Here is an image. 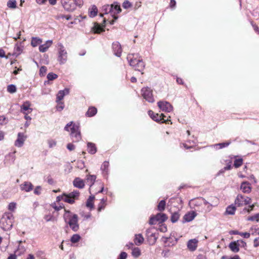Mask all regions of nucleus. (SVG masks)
Instances as JSON below:
<instances>
[{
    "instance_id": "obj_1",
    "label": "nucleus",
    "mask_w": 259,
    "mask_h": 259,
    "mask_svg": "<svg viewBox=\"0 0 259 259\" xmlns=\"http://www.w3.org/2000/svg\"><path fill=\"white\" fill-rule=\"evenodd\" d=\"M69 128L70 130V136L72 139L73 142H77L81 140V135L78 125L73 123V121H70L64 127V130L66 131H69Z\"/></svg>"
},
{
    "instance_id": "obj_2",
    "label": "nucleus",
    "mask_w": 259,
    "mask_h": 259,
    "mask_svg": "<svg viewBox=\"0 0 259 259\" xmlns=\"http://www.w3.org/2000/svg\"><path fill=\"white\" fill-rule=\"evenodd\" d=\"M13 215L11 213H5L1 220L2 229L5 231L10 230L13 226Z\"/></svg>"
},
{
    "instance_id": "obj_3",
    "label": "nucleus",
    "mask_w": 259,
    "mask_h": 259,
    "mask_svg": "<svg viewBox=\"0 0 259 259\" xmlns=\"http://www.w3.org/2000/svg\"><path fill=\"white\" fill-rule=\"evenodd\" d=\"M62 5L67 11L72 12L75 10L77 6L81 7L83 4L82 0H61Z\"/></svg>"
},
{
    "instance_id": "obj_4",
    "label": "nucleus",
    "mask_w": 259,
    "mask_h": 259,
    "mask_svg": "<svg viewBox=\"0 0 259 259\" xmlns=\"http://www.w3.org/2000/svg\"><path fill=\"white\" fill-rule=\"evenodd\" d=\"M65 214L64 218L66 221L67 218H68V224L72 230L75 232L77 231L79 229V225L78 224V216L76 214H73L72 215H69L71 212L69 210H65Z\"/></svg>"
},
{
    "instance_id": "obj_5",
    "label": "nucleus",
    "mask_w": 259,
    "mask_h": 259,
    "mask_svg": "<svg viewBox=\"0 0 259 259\" xmlns=\"http://www.w3.org/2000/svg\"><path fill=\"white\" fill-rule=\"evenodd\" d=\"M148 115L154 121L157 122L167 123L169 120L168 118L166 119H165L166 116L164 114L162 113L159 115L158 113H155L152 110L148 111Z\"/></svg>"
},
{
    "instance_id": "obj_6",
    "label": "nucleus",
    "mask_w": 259,
    "mask_h": 259,
    "mask_svg": "<svg viewBox=\"0 0 259 259\" xmlns=\"http://www.w3.org/2000/svg\"><path fill=\"white\" fill-rule=\"evenodd\" d=\"M141 94L143 97L148 102L150 103L154 102L153 91L150 88L145 87L142 88L141 90Z\"/></svg>"
},
{
    "instance_id": "obj_7",
    "label": "nucleus",
    "mask_w": 259,
    "mask_h": 259,
    "mask_svg": "<svg viewBox=\"0 0 259 259\" xmlns=\"http://www.w3.org/2000/svg\"><path fill=\"white\" fill-rule=\"evenodd\" d=\"M58 61L60 64H65L67 59V53L62 44L59 45Z\"/></svg>"
},
{
    "instance_id": "obj_8",
    "label": "nucleus",
    "mask_w": 259,
    "mask_h": 259,
    "mask_svg": "<svg viewBox=\"0 0 259 259\" xmlns=\"http://www.w3.org/2000/svg\"><path fill=\"white\" fill-rule=\"evenodd\" d=\"M251 199L248 197H244L241 194H238L235 199V203L237 206L249 204Z\"/></svg>"
},
{
    "instance_id": "obj_9",
    "label": "nucleus",
    "mask_w": 259,
    "mask_h": 259,
    "mask_svg": "<svg viewBox=\"0 0 259 259\" xmlns=\"http://www.w3.org/2000/svg\"><path fill=\"white\" fill-rule=\"evenodd\" d=\"M79 193L77 191H74L68 194H65L64 197V201L70 204H73L74 202V200L78 197Z\"/></svg>"
},
{
    "instance_id": "obj_10",
    "label": "nucleus",
    "mask_w": 259,
    "mask_h": 259,
    "mask_svg": "<svg viewBox=\"0 0 259 259\" xmlns=\"http://www.w3.org/2000/svg\"><path fill=\"white\" fill-rule=\"evenodd\" d=\"M157 105L162 111L170 112L173 109L172 106L167 101H159L157 103Z\"/></svg>"
},
{
    "instance_id": "obj_11",
    "label": "nucleus",
    "mask_w": 259,
    "mask_h": 259,
    "mask_svg": "<svg viewBox=\"0 0 259 259\" xmlns=\"http://www.w3.org/2000/svg\"><path fill=\"white\" fill-rule=\"evenodd\" d=\"M111 5L112 10L111 11V15L113 17L114 19L117 20L118 19V17L116 16V15L120 13L121 11L120 5H118L116 3H114Z\"/></svg>"
},
{
    "instance_id": "obj_12",
    "label": "nucleus",
    "mask_w": 259,
    "mask_h": 259,
    "mask_svg": "<svg viewBox=\"0 0 259 259\" xmlns=\"http://www.w3.org/2000/svg\"><path fill=\"white\" fill-rule=\"evenodd\" d=\"M26 139V137L23 133H19L17 136V139L15 142V145L18 147H21Z\"/></svg>"
},
{
    "instance_id": "obj_13",
    "label": "nucleus",
    "mask_w": 259,
    "mask_h": 259,
    "mask_svg": "<svg viewBox=\"0 0 259 259\" xmlns=\"http://www.w3.org/2000/svg\"><path fill=\"white\" fill-rule=\"evenodd\" d=\"M112 49L114 54L117 57H120L122 52L121 45L118 41H116L112 44Z\"/></svg>"
},
{
    "instance_id": "obj_14",
    "label": "nucleus",
    "mask_w": 259,
    "mask_h": 259,
    "mask_svg": "<svg viewBox=\"0 0 259 259\" xmlns=\"http://www.w3.org/2000/svg\"><path fill=\"white\" fill-rule=\"evenodd\" d=\"M69 93V89L65 88L63 90H60L58 92L57 95L56 102L59 103L60 102L64 97L65 95H68Z\"/></svg>"
},
{
    "instance_id": "obj_15",
    "label": "nucleus",
    "mask_w": 259,
    "mask_h": 259,
    "mask_svg": "<svg viewBox=\"0 0 259 259\" xmlns=\"http://www.w3.org/2000/svg\"><path fill=\"white\" fill-rule=\"evenodd\" d=\"M198 241L196 239H190L187 243L188 248L192 251H195L198 245Z\"/></svg>"
},
{
    "instance_id": "obj_16",
    "label": "nucleus",
    "mask_w": 259,
    "mask_h": 259,
    "mask_svg": "<svg viewBox=\"0 0 259 259\" xmlns=\"http://www.w3.org/2000/svg\"><path fill=\"white\" fill-rule=\"evenodd\" d=\"M20 189L22 191L28 192L31 191L33 188V185L30 182H24L23 184H21Z\"/></svg>"
},
{
    "instance_id": "obj_17",
    "label": "nucleus",
    "mask_w": 259,
    "mask_h": 259,
    "mask_svg": "<svg viewBox=\"0 0 259 259\" xmlns=\"http://www.w3.org/2000/svg\"><path fill=\"white\" fill-rule=\"evenodd\" d=\"M52 44H53L52 40H47L45 44L39 46V51L42 53L46 52L48 50V49L52 46Z\"/></svg>"
},
{
    "instance_id": "obj_18",
    "label": "nucleus",
    "mask_w": 259,
    "mask_h": 259,
    "mask_svg": "<svg viewBox=\"0 0 259 259\" xmlns=\"http://www.w3.org/2000/svg\"><path fill=\"white\" fill-rule=\"evenodd\" d=\"M203 203L205 205H208L207 207V211H209L211 210V207L212 206V204L207 202L206 200H205L204 198H200L198 199V200L196 201L195 205H199L200 204Z\"/></svg>"
},
{
    "instance_id": "obj_19",
    "label": "nucleus",
    "mask_w": 259,
    "mask_h": 259,
    "mask_svg": "<svg viewBox=\"0 0 259 259\" xmlns=\"http://www.w3.org/2000/svg\"><path fill=\"white\" fill-rule=\"evenodd\" d=\"M145 63L143 61V60L142 59H138V61H137V63L136 64V66L135 67H134V68H135L136 70H137L139 71H142L144 67H145Z\"/></svg>"
},
{
    "instance_id": "obj_20",
    "label": "nucleus",
    "mask_w": 259,
    "mask_h": 259,
    "mask_svg": "<svg viewBox=\"0 0 259 259\" xmlns=\"http://www.w3.org/2000/svg\"><path fill=\"white\" fill-rule=\"evenodd\" d=\"M73 185L78 188H82L84 186V182L79 178H75L73 181Z\"/></svg>"
},
{
    "instance_id": "obj_21",
    "label": "nucleus",
    "mask_w": 259,
    "mask_h": 259,
    "mask_svg": "<svg viewBox=\"0 0 259 259\" xmlns=\"http://www.w3.org/2000/svg\"><path fill=\"white\" fill-rule=\"evenodd\" d=\"M196 213L194 211H192L186 213L184 216V220L185 222H189L192 221L195 217Z\"/></svg>"
},
{
    "instance_id": "obj_22",
    "label": "nucleus",
    "mask_w": 259,
    "mask_h": 259,
    "mask_svg": "<svg viewBox=\"0 0 259 259\" xmlns=\"http://www.w3.org/2000/svg\"><path fill=\"white\" fill-rule=\"evenodd\" d=\"M155 217L157 223H163L167 219V217L164 213H158L155 215Z\"/></svg>"
},
{
    "instance_id": "obj_23",
    "label": "nucleus",
    "mask_w": 259,
    "mask_h": 259,
    "mask_svg": "<svg viewBox=\"0 0 259 259\" xmlns=\"http://www.w3.org/2000/svg\"><path fill=\"white\" fill-rule=\"evenodd\" d=\"M144 241V238L141 234H137L135 235L134 242L136 245L139 246L143 243Z\"/></svg>"
},
{
    "instance_id": "obj_24",
    "label": "nucleus",
    "mask_w": 259,
    "mask_h": 259,
    "mask_svg": "<svg viewBox=\"0 0 259 259\" xmlns=\"http://www.w3.org/2000/svg\"><path fill=\"white\" fill-rule=\"evenodd\" d=\"M88 151L91 154H94L97 152V148L95 144L91 142L88 143Z\"/></svg>"
},
{
    "instance_id": "obj_25",
    "label": "nucleus",
    "mask_w": 259,
    "mask_h": 259,
    "mask_svg": "<svg viewBox=\"0 0 259 259\" xmlns=\"http://www.w3.org/2000/svg\"><path fill=\"white\" fill-rule=\"evenodd\" d=\"M134 55L133 54H128L127 56V59L129 62L130 65L134 67L136 66V64L137 61H138V59L135 58L133 59Z\"/></svg>"
},
{
    "instance_id": "obj_26",
    "label": "nucleus",
    "mask_w": 259,
    "mask_h": 259,
    "mask_svg": "<svg viewBox=\"0 0 259 259\" xmlns=\"http://www.w3.org/2000/svg\"><path fill=\"white\" fill-rule=\"evenodd\" d=\"M230 144L231 142L228 141L225 143L215 144L212 145L211 146L214 147L215 149H220L228 146Z\"/></svg>"
},
{
    "instance_id": "obj_27",
    "label": "nucleus",
    "mask_w": 259,
    "mask_h": 259,
    "mask_svg": "<svg viewBox=\"0 0 259 259\" xmlns=\"http://www.w3.org/2000/svg\"><path fill=\"white\" fill-rule=\"evenodd\" d=\"M240 188L244 193H248L251 190L249 184L247 182H243L241 185Z\"/></svg>"
},
{
    "instance_id": "obj_28",
    "label": "nucleus",
    "mask_w": 259,
    "mask_h": 259,
    "mask_svg": "<svg viewBox=\"0 0 259 259\" xmlns=\"http://www.w3.org/2000/svg\"><path fill=\"white\" fill-rule=\"evenodd\" d=\"M97 112V109L94 107H91L89 108L86 113V115L88 117L94 116Z\"/></svg>"
},
{
    "instance_id": "obj_29",
    "label": "nucleus",
    "mask_w": 259,
    "mask_h": 259,
    "mask_svg": "<svg viewBox=\"0 0 259 259\" xmlns=\"http://www.w3.org/2000/svg\"><path fill=\"white\" fill-rule=\"evenodd\" d=\"M112 10V8L111 5H105L102 7V11L104 12V14H111Z\"/></svg>"
},
{
    "instance_id": "obj_30",
    "label": "nucleus",
    "mask_w": 259,
    "mask_h": 259,
    "mask_svg": "<svg viewBox=\"0 0 259 259\" xmlns=\"http://www.w3.org/2000/svg\"><path fill=\"white\" fill-rule=\"evenodd\" d=\"M42 42V39L38 37H32L31 45L32 47H35L40 45Z\"/></svg>"
},
{
    "instance_id": "obj_31",
    "label": "nucleus",
    "mask_w": 259,
    "mask_h": 259,
    "mask_svg": "<svg viewBox=\"0 0 259 259\" xmlns=\"http://www.w3.org/2000/svg\"><path fill=\"white\" fill-rule=\"evenodd\" d=\"M96 179V176L95 175H89L86 179L87 183L91 186L94 184Z\"/></svg>"
},
{
    "instance_id": "obj_32",
    "label": "nucleus",
    "mask_w": 259,
    "mask_h": 259,
    "mask_svg": "<svg viewBox=\"0 0 259 259\" xmlns=\"http://www.w3.org/2000/svg\"><path fill=\"white\" fill-rule=\"evenodd\" d=\"M229 246L231 250L234 252H237L239 250V246L235 242H231Z\"/></svg>"
},
{
    "instance_id": "obj_33",
    "label": "nucleus",
    "mask_w": 259,
    "mask_h": 259,
    "mask_svg": "<svg viewBox=\"0 0 259 259\" xmlns=\"http://www.w3.org/2000/svg\"><path fill=\"white\" fill-rule=\"evenodd\" d=\"M98 13V9L95 5L92 6L91 9L89 10V16L91 17H95Z\"/></svg>"
},
{
    "instance_id": "obj_34",
    "label": "nucleus",
    "mask_w": 259,
    "mask_h": 259,
    "mask_svg": "<svg viewBox=\"0 0 259 259\" xmlns=\"http://www.w3.org/2000/svg\"><path fill=\"white\" fill-rule=\"evenodd\" d=\"M30 103L29 102H25L21 106V111L23 113H25V111L30 110V112L32 111V109L29 108Z\"/></svg>"
},
{
    "instance_id": "obj_35",
    "label": "nucleus",
    "mask_w": 259,
    "mask_h": 259,
    "mask_svg": "<svg viewBox=\"0 0 259 259\" xmlns=\"http://www.w3.org/2000/svg\"><path fill=\"white\" fill-rule=\"evenodd\" d=\"M236 207L233 205L228 206L226 210V213L227 214L233 215L235 213Z\"/></svg>"
},
{
    "instance_id": "obj_36",
    "label": "nucleus",
    "mask_w": 259,
    "mask_h": 259,
    "mask_svg": "<svg viewBox=\"0 0 259 259\" xmlns=\"http://www.w3.org/2000/svg\"><path fill=\"white\" fill-rule=\"evenodd\" d=\"M109 166V163L108 161H104L102 164L101 169L103 171L104 175L108 174V168Z\"/></svg>"
},
{
    "instance_id": "obj_37",
    "label": "nucleus",
    "mask_w": 259,
    "mask_h": 259,
    "mask_svg": "<svg viewBox=\"0 0 259 259\" xmlns=\"http://www.w3.org/2000/svg\"><path fill=\"white\" fill-rule=\"evenodd\" d=\"M95 199L94 196H90L88 199L86 203V206L88 207L93 208L94 207L93 200Z\"/></svg>"
},
{
    "instance_id": "obj_38",
    "label": "nucleus",
    "mask_w": 259,
    "mask_h": 259,
    "mask_svg": "<svg viewBox=\"0 0 259 259\" xmlns=\"http://www.w3.org/2000/svg\"><path fill=\"white\" fill-rule=\"evenodd\" d=\"M93 30L95 33H99L102 31H103L104 28L98 23H95L94 26L93 27Z\"/></svg>"
},
{
    "instance_id": "obj_39",
    "label": "nucleus",
    "mask_w": 259,
    "mask_h": 259,
    "mask_svg": "<svg viewBox=\"0 0 259 259\" xmlns=\"http://www.w3.org/2000/svg\"><path fill=\"white\" fill-rule=\"evenodd\" d=\"M166 202L164 200H161L157 206V209L159 211H162L165 209Z\"/></svg>"
},
{
    "instance_id": "obj_40",
    "label": "nucleus",
    "mask_w": 259,
    "mask_h": 259,
    "mask_svg": "<svg viewBox=\"0 0 259 259\" xmlns=\"http://www.w3.org/2000/svg\"><path fill=\"white\" fill-rule=\"evenodd\" d=\"M132 255L135 257H139L141 254V251L138 247H135L132 250Z\"/></svg>"
},
{
    "instance_id": "obj_41",
    "label": "nucleus",
    "mask_w": 259,
    "mask_h": 259,
    "mask_svg": "<svg viewBox=\"0 0 259 259\" xmlns=\"http://www.w3.org/2000/svg\"><path fill=\"white\" fill-rule=\"evenodd\" d=\"M16 0H9L7 2V6L11 9H15L17 7Z\"/></svg>"
},
{
    "instance_id": "obj_42",
    "label": "nucleus",
    "mask_w": 259,
    "mask_h": 259,
    "mask_svg": "<svg viewBox=\"0 0 259 259\" xmlns=\"http://www.w3.org/2000/svg\"><path fill=\"white\" fill-rule=\"evenodd\" d=\"M247 221H256L258 222L259 221V213H256L254 215L249 216L247 219Z\"/></svg>"
},
{
    "instance_id": "obj_43",
    "label": "nucleus",
    "mask_w": 259,
    "mask_h": 259,
    "mask_svg": "<svg viewBox=\"0 0 259 259\" xmlns=\"http://www.w3.org/2000/svg\"><path fill=\"white\" fill-rule=\"evenodd\" d=\"M80 236L78 234H74L71 238L70 241L72 243H75L79 241Z\"/></svg>"
},
{
    "instance_id": "obj_44",
    "label": "nucleus",
    "mask_w": 259,
    "mask_h": 259,
    "mask_svg": "<svg viewBox=\"0 0 259 259\" xmlns=\"http://www.w3.org/2000/svg\"><path fill=\"white\" fill-rule=\"evenodd\" d=\"M16 87L14 84H10L7 87V91L11 94L14 93L16 92Z\"/></svg>"
},
{
    "instance_id": "obj_45",
    "label": "nucleus",
    "mask_w": 259,
    "mask_h": 259,
    "mask_svg": "<svg viewBox=\"0 0 259 259\" xmlns=\"http://www.w3.org/2000/svg\"><path fill=\"white\" fill-rule=\"evenodd\" d=\"M243 164V159L242 158L236 159L234 163V166L236 168H238L241 166Z\"/></svg>"
},
{
    "instance_id": "obj_46",
    "label": "nucleus",
    "mask_w": 259,
    "mask_h": 259,
    "mask_svg": "<svg viewBox=\"0 0 259 259\" xmlns=\"http://www.w3.org/2000/svg\"><path fill=\"white\" fill-rule=\"evenodd\" d=\"M180 215L178 212H175L171 216V221L172 223L176 222L179 219Z\"/></svg>"
},
{
    "instance_id": "obj_47",
    "label": "nucleus",
    "mask_w": 259,
    "mask_h": 259,
    "mask_svg": "<svg viewBox=\"0 0 259 259\" xmlns=\"http://www.w3.org/2000/svg\"><path fill=\"white\" fill-rule=\"evenodd\" d=\"M58 77V75L53 72H50L47 75V78L49 80H53Z\"/></svg>"
},
{
    "instance_id": "obj_48",
    "label": "nucleus",
    "mask_w": 259,
    "mask_h": 259,
    "mask_svg": "<svg viewBox=\"0 0 259 259\" xmlns=\"http://www.w3.org/2000/svg\"><path fill=\"white\" fill-rule=\"evenodd\" d=\"M106 205V200L104 198L101 200V202L99 205L98 211H100L102 209H104Z\"/></svg>"
},
{
    "instance_id": "obj_49",
    "label": "nucleus",
    "mask_w": 259,
    "mask_h": 259,
    "mask_svg": "<svg viewBox=\"0 0 259 259\" xmlns=\"http://www.w3.org/2000/svg\"><path fill=\"white\" fill-rule=\"evenodd\" d=\"M16 208V203L15 202H11L8 205V209L10 211H14Z\"/></svg>"
},
{
    "instance_id": "obj_50",
    "label": "nucleus",
    "mask_w": 259,
    "mask_h": 259,
    "mask_svg": "<svg viewBox=\"0 0 259 259\" xmlns=\"http://www.w3.org/2000/svg\"><path fill=\"white\" fill-rule=\"evenodd\" d=\"M8 121V120L4 115L0 116V124L3 125L6 124Z\"/></svg>"
},
{
    "instance_id": "obj_51",
    "label": "nucleus",
    "mask_w": 259,
    "mask_h": 259,
    "mask_svg": "<svg viewBox=\"0 0 259 259\" xmlns=\"http://www.w3.org/2000/svg\"><path fill=\"white\" fill-rule=\"evenodd\" d=\"M47 70V68L46 66H41L39 69V74L40 76H44Z\"/></svg>"
},
{
    "instance_id": "obj_52",
    "label": "nucleus",
    "mask_w": 259,
    "mask_h": 259,
    "mask_svg": "<svg viewBox=\"0 0 259 259\" xmlns=\"http://www.w3.org/2000/svg\"><path fill=\"white\" fill-rule=\"evenodd\" d=\"M56 18L57 19H63L65 18L66 20H69L71 19V16L70 15H59L57 16H56Z\"/></svg>"
},
{
    "instance_id": "obj_53",
    "label": "nucleus",
    "mask_w": 259,
    "mask_h": 259,
    "mask_svg": "<svg viewBox=\"0 0 259 259\" xmlns=\"http://www.w3.org/2000/svg\"><path fill=\"white\" fill-rule=\"evenodd\" d=\"M132 6V4L128 1H125L122 4V7L124 9H128Z\"/></svg>"
},
{
    "instance_id": "obj_54",
    "label": "nucleus",
    "mask_w": 259,
    "mask_h": 259,
    "mask_svg": "<svg viewBox=\"0 0 259 259\" xmlns=\"http://www.w3.org/2000/svg\"><path fill=\"white\" fill-rule=\"evenodd\" d=\"M48 144L50 148H52L56 146V142L53 140H50L48 141Z\"/></svg>"
},
{
    "instance_id": "obj_55",
    "label": "nucleus",
    "mask_w": 259,
    "mask_h": 259,
    "mask_svg": "<svg viewBox=\"0 0 259 259\" xmlns=\"http://www.w3.org/2000/svg\"><path fill=\"white\" fill-rule=\"evenodd\" d=\"M157 223V220L156 219L155 216L151 217L149 220V224L150 225H155Z\"/></svg>"
},
{
    "instance_id": "obj_56",
    "label": "nucleus",
    "mask_w": 259,
    "mask_h": 259,
    "mask_svg": "<svg viewBox=\"0 0 259 259\" xmlns=\"http://www.w3.org/2000/svg\"><path fill=\"white\" fill-rule=\"evenodd\" d=\"M127 257V253L125 252H121L118 259H126Z\"/></svg>"
},
{
    "instance_id": "obj_57",
    "label": "nucleus",
    "mask_w": 259,
    "mask_h": 259,
    "mask_svg": "<svg viewBox=\"0 0 259 259\" xmlns=\"http://www.w3.org/2000/svg\"><path fill=\"white\" fill-rule=\"evenodd\" d=\"M40 189H41L40 186H38L36 187V188H35V189L34 190V193L36 195L40 194Z\"/></svg>"
},
{
    "instance_id": "obj_58",
    "label": "nucleus",
    "mask_w": 259,
    "mask_h": 259,
    "mask_svg": "<svg viewBox=\"0 0 259 259\" xmlns=\"http://www.w3.org/2000/svg\"><path fill=\"white\" fill-rule=\"evenodd\" d=\"M67 148L69 151H72L75 149V146L73 144H72V143H69L67 145Z\"/></svg>"
},
{
    "instance_id": "obj_59",
    "label": "nucleus",
    "mask_w": 259,
    "mask_h": 259,
    "mask_svg": "<svg viewBox=\"0 0 259 259\" xmlns=\"http://www.w3.org/2000/svg\"><path fill=\"white\" fill-rule=\"evenodd\" d=\"M231 163H232L231 160H229L227 165L226 166L224 167V169L227 170L231 169L232 168Z\"/></svg>"
},
{
    "instance_id": "obj_60",
    "label": "nucleus",
    "mask_w": 259,
    "mask_h": 259,
    "mask_svg": "<svg viewBox=\"0 0 259 259\" xmlns=\"http://www.w3.org/2000/svg\"><path fill=\"white\" fill-rule=\"evenodd\" d=\"M239 235H240L241 236H243L244 238H248L250 237V233H247V232H244V233H243V232H240L239 233Z\"/></svg>"
},
{
    "instance_id": "obj_61",
    "label": "nucleus",
    "mask_w": 259,
    "mask_h": 259,
    "mask_svg": "<svg viewBox=\"0 0 259 259\" xmlns=\"http://www.w3.org/2000/svg\"><path fill=\"white\" fill-rule=\"evenodd\" d=\"M58 103L59 104V105L57 107V110L59 111H61L64 107L63 103L60 101Z\"/></svg>"
},
{
    "instance_id": "obj_62",
    "label": "nucleus",
    "mask_w": 259,
    "mask_h": 259,
    "mask_svg": "<svg viewBox=\"0 0 259 259\" xmlns=\"http://www.w3.org/2000/svg\"><path fill=\"white\" fill-rule=\"evenodd\" d=\"M53 216L51 215H46L44 217V219L47 222H49L52 220L53 219Z\"/></svg>"
},
{
    "instance_id": "obj_63",
    "label": "nucleus",
    "mask_w": 259,
    "mask_h": 259,
    "mask_svg": "<svg viewBox=\"0 0 259 259\" xmlns=\"http://www.w3.org/2000/svg\"><path fill=\"white\" fill-rule=\"evenodd\" d=\"M254 207V204H252V205H249L248 206V207H249L248 208H245L244 209V210H246L248 213H249L251 211H252L253 210Z\"/></svg>"
},
{
    "instance_id": "obj_64",
    "label": "nucleus",
    "mask_w": 259,
    "mask_h": 259,
    "mask_svg": "<svg viewBox=\"0 0 259 259\" xmlns=\"http://www.w3.org/2000/svg\"><path fill=\"white\" fill-rule=\"evenodd\" d=\"M53 207L56 211H59L63 208V206L61 205L57 206L55 204L53 205Z\"/></svg>"
}]
</instances>
